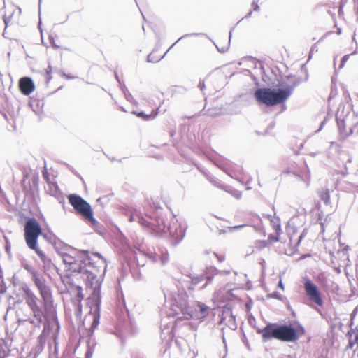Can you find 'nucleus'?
Instances as JSON below:
<instances>
[{"instance_id":"obj_47","label":"nucleus","mask_w":358,"mask_h":358,"mask_svg":"<svg viewBox=\"0 0 358 358\" xmlns=\"http://www.w3.org/2000/svg\"><path fill=\"white\" fill-rule=\"evenodd\" d=\"M245 225H238V226H235L234 228L235 229H241L244 227Z\"/></svg>"},{"instance_id":"obj_56","label":"nucleus","mask_w":358,"mask_h":358,"mask_svg":"<svg viewBox=\"0 0 358 358\" xmlns=\"http://www.w3.org/2000/svg\"><path fill=\"white\" fill-rule=\"evenodd\" d=\"M311 155H312L313 157H314V156H315V153H312V154H311Z\"/></svg>"},{"instance_id":"obj_17","label":"nucleus","mask_w":358,"mask_h":358,"mask_svg":"<svg viewBox=\"0 0 358 358\" xmlns=\"http://www.w3.org/2000/svg\"><path fill=\"white\" fill-rule=\"evenodd\" d=\"M31 315V313L28 308H20L16 311L17 321L20 324H22L24 322L30 323Z\"/></svg>"},{"instance_id":"obj_40","label":"nucleus","mask_w":358,"mask_h":358,"mask_svg":"<svg viewBox=\"0 0 358 358\" xmlns=\"http://www.w3.org/2000/svg\"><path fill=\"white\" fill-rule=\"evenodd\" d=\"M7 357L6 352L4 350H0V358H6Z\"/></svg>"},{"instance_id":"obj_27","label":"nucleus","mask_w":358,"mask_h":358,"mask_svg":"<svg viewBox=\"0 0 358 358\" xmlns=\"http://www.w3.org/2000/svg\"><path fill=\"white\" fill-rule=\"evenodd\" d=\"M159 260L161 261L162 265H164L165 264L167 263V262L169 260V255H168V253L166 252V251L162 252V255H160Z\"/></svg>"},{"instance_id":"obj_55","label":"nucleus","mask_w":358,"mask_h":358,"mask_svg":"<svg viewBox=\"0 0 358 358\" xmlns=\"http://www.w3.org/2000/svg\"><path fill=\"white\" fill-rule=\"evenodd\" d=\"M217 49H218L219 52H224V50H221L219 48H217Z\"/></svg>"},{"instance_id":"obj_19","label":"nucleus","mask_w":358,"mask_h":358,"mask_svg":"<svg viewBox=\"0 0 358 358\" xmlns=\"http://www.w3.org/2000/svg\"><path fill=\"white\" fill-rule=\"evenodd\" d=\"M318 195L324 203L327 206L330 204V193L327 188H322L318 190Z\"/></svg>"},{"instance_id":"obj_43","label":"nucleus","mask_w":358,"mask_h":358,"mask_svg":"<svg viewBox=\"0 0 358 358\" xmlns=\"http://www.w3.org/2000/svg\"><path fill=\"white\" fill-rule=\"evenodd\" d=\"M303 236H304V235H303V234H301L300 235V236H299V239H298V241H297V243H296V245H297L300 244V243H301V240H302V239H303Z\"/></svg>"},{"instance_id":"obj_18","label":"nucleus","mask_w":358,"mask_h":358,"mask_svg":"<svg viewBox=\"0 0 358 358\" xmlns=\"http://www.w3.org/2000/svg\"><path fill=\"white\" fill-rule=\"evenodd\" d=\"M159 108H157L156 110H154L151 112L150 114H145L144 112H136V111H134L133 113L135 114L137 117L145 120V121H148V120H153L156 117V116L158 115L159 113Z\"/></svg>"},{"instance_id":"obj_1","label":"nucleus","mask_w":358,"mask_h":358,"mask_svg":"<svg viewBox=\"0 0 358 358\" xmlns=\"http://www.w3.org/2000/svg\"><path fill=\"white\" fill-rule=\"evenodd\" d=\"M60 256L71 274L83 279L92 289L88 302L90 310L87 317L92 320L88 331L91 337L100 323L101 287L107 268L106 260L99 252L90 255L88 250H73L72 254L60 253Z\"/></svg>"},{"instance_id":"obj_54","label":"nucleus","mask_w":358,"mask_h":358,"mask_svg":"<svg viewBox=\"0 0 358 358\" xmlns=\"http://www.w3.org/2000/svg\"><path fill=\"white\" fill-rule=\"evenodd\" d=\"M274 127V123L272 124V125L270 126V128H273Z\"/></svg>"},{"instance_id":"obj_4","label":"nucleus","mask_w":358,"mask_h":358,"mask_svg":"<svg viewBox=\"0 0 358 358\" xmlns=\"http://www.w3.org/2000/svg\"><path fill=\"white\" fill-rule=\"evenodd\" d=\"M41 233L42 229L35 218H29L25 222L24 238L27 246L36 252L45 265L50 266L52 264L51 260L45 256L37 245L38 238Z\"/></svg>"},{"instance_id":"obj_12","label":"nucleus","mask_w":358,"mask_h":358,"mask_svg":"<svg viewBox=\"0 0 358 358\" xmlns=\"http://www.w3.org/2000/svg\"><path fill=\"white\" fill-rule=\"evenodd\" d=\"M304 289L309 299L319 306L323 305V300L317 287L308 278L303 283Z\"/></svg>"},{"instance_id":"obj_6","label":"nucleus","mask_w":358,"mask_h":358,"mask_svg":"<svg viewBox=\"0 0 358 358\" xmlns=\"http://www.w3.org/2000/svg\"><path fill=\"white\" fill-rule=\"evenodd\" d=\"M168 315L177 317L178 320L189 319L194 317V310L189 306L185 293L181 292L173 297Z\"/></svg>"},{"instance_id":"obj_32","label":"nucleus","mask_w":358,"mask_h":358,"mask_svg":"<svg viewBox=\"0 0 358 358\" xmlns=\"http://www.w3.org/2000/svg\"><path fill=\"white\" fill-rule=\"evenodd\" d=\"M349 337H350L349 341H348V348H352L353 346L356 344L358 345V343H354V339H352V338H351L352 336H349Z\"/></svg>"},{"instance_id":"obj_25","label":"nucleus","mask_w":358,"mask_h":358,"mask_svg":"<svg viewBox=\"0 0 358 358\" xmlns=\"http://www.w3.org/2000/svg\"><path fill=\"white\" fill-rule=\"evenodd\" d=\"M166 55V53H164L162 56H158V57H155L154 55V52H152L150 54H149L147 57V61L148 62H153V63H155V62H157L159 61H160L162 59H163L164 57V56Z\"/></svg>"},{"instance_id":"obj_2","label":"nucleus","mask_w":358,"mask_h":358,"mask_svg":"<svg viewBox=\"0 0 358 358\" xmlns=\"http://www.w3.org/2000/svg\"><path fill=\"white\" fill-rule=\"evenodd\" d=\"M301 79L296 76H287L280 83L281 88L273 89L271 87L257 88L254 97L260 105L271 107L284 103L292 94L294 88L300 84Z\"/></svg>"},{"instance_id":"obj_49","label":"nucleus","mask_w":358,"mask_h":358,"mask_svg":"<svg viewBox=\"0 0 358 358\" xmlns=\"http://www.w3.org/2000/svg\"><path fill=\"white\" fill-rule=\"evenodd\" d=\"M217 259H218L220 262H222V261H223L224 257H217Z\"/></svg>"},{"instance_id":"obj_60","label":"nucleus","mask_w":358,"mask_h":358,"mask_svg":"<svg viewBox=\"0 0 358 358\" xmlns=\"http://www.w3.org/2000/svg\"><path fill=\"white\" fill-rule=\"evenodd\" d=\"M87 358H89L88 357Z\"/></svg>"},{"instance_id":"obj_53","label":"nucleus","mask_w":358,"mask_h":358,"mask_svg":"<svg viewBox=\"0 0 358 358\" xmlns=\"http://www.w3.org/2000/svg\"><path fill=\"white\" fill-rule=\"evenodd\" d=\"M174 132H175L174 131H171V136L173 135Z\"/></svg>"},{"instance_id":"obj_52","label":"nucleus","mask_w":358,"mask_h":358,"mask_svg":"<svg viewBox=\"0 0 358 358\" xmlns=\"http://www.w3.org/2000/svg\"><path fill=\"white\" fill-rule=\"evenodd\" d=\"M115 78L117 79V80H118V81H119V78H118V76H117V74H115Z\"/></svg>"},{"instance_id":"obj_22","label":"nucleus","mask_w":358,"mask_h":358,"mask_svg":"<svg viewBox=\"0 0 358 358\" xmlns=\"http://www.w3.org/2000/svg\"><path fill=\"white\" fill-rule=\"evenodd\" d=\"M48 191L50 195L56 196L59 193V187L56 183L49 182Z\"/></svg>"},{"instance_id":"obj_41","label":"nucleus","mask_w":358,"mask_h":358,"mask_svg":"<svg viewBox=\"0 0 358 358\" xmlns=\"http://www.w3.org/2000/svg\"><path fill=\"white\" fill-rule=\"evenodd\" d=\"M62 74H63V77H64L66 79H73L75 78L74 76H70V75H67V74H66L64 73H63Z\"/></svg>"},{"instance_id":"obj_35","label":"nucleus","mask_w":358,"mask_h":358,"mask_svg":"<svg viewBox=\"0 0 358 358\" xmlns=\"http://www.w3.org/2000/svg\"><path fill=\"white\" fill-rule=\"evenodd\" d=\"M271 296L273 298L280 299L281 295L278 292H275L273 294H271Z\"/></svg>"},{"instance_id":"obj_29","label":"nucleus","mask_w":358,"mask_h":358,"mask_svg":"<svg viewBox=\"0 0 358 358\" xmlns=\"http://www.w3.org/2000/svg\"><path fill=\"white\" fill-rule=\"evenodd\" d=\"M149 258L154 262H157L159 260L160 255L156 253H150Z\"/></svg>"},{"instance_id":"obj_28","label":"nucleus","mask_w":358,"mask_h":358,"mask_svg":"<svg viewBox=\"0 0 358 358\" xmlns=\"http://www.w3.org/2000/svg\"><path fill=\"white\" fill-rule=\"evenodd\" d=\"M122 91L125 95V97L127 99V101H130V102H132L133 100H134V98L131 95V94L129 92V90L126 88L125 86H124L122 87Z\"/></svg>"},{"instance_id":"obj_42","label":"nucleus","mask_w":358,"mask_h":358,"mask_svg":"<svg viewBox=\"0 0 358 358\" xmlns=\"http://www.w3.org/2000/svg\"><path fill=\"white\" fill-rule=\"evenodd\" d=\"M278 236H278L277 234L275 237L273 236L272 235H270L269 238L273 239L274 241L277 242L279 241Z\"/></svg>"},{"instance_id":"obj_51","label":"nucleus","mask_w":358,"mask_h":358,"mask_svg":"<svg viewBox=\"0 0 358 358\" xmlns=\"http://www.w3.org/2000/svg\"><path fill=\"white\" fill-rule=\"evenodd\" d=\"M231 32H232V30H231L229 32V40L231 39Z\"/></svg>"},{"instance_id":"obj_21","label":"nucleus","mask_w":358,"mask_h":358,"mask_svg":"<svg viewBox=\"0 0 358 358\" xmlns=\"http://www.w3.org/2000/svg\"><path fill=\"white\" fill-rule=\"evenodd\" d=\"M268 217L271 218V222L273 226V229L275 231V234L279 236L281 231V226L280 224V220L278 218L273 219L271 215H268Z\"/></svg>"},{"instance_id":"obj_31","label":"nucleus","mask_w":358,"mask_h":358,"mask_svg":"<svg viewBox=\"0 0 358 358\" xmlns=\"http://www.w3.org/2000/svg\"><path fill=\"white\" fill-rule=\"evenodd\" d=\"M259 0H257V1H253L252 3V7L253 8V10L254 11H259V5L257 4V1Z\"/></svg>"},{"instance_id":"obj_3","label":"nucleus","mask_w":358,"mask_h":358,"mask_svg":"<svg viewBox=\"0 0 358 358\" xmlns=\"http://www.w3.org/2000/svg\"><path fill=\"white\" fill-rule=\"evenodd\" d=\"M129 221L137 222L142 227L156 235L161 236L165 231L166 225L162 217V209H156V213L153 215H142V213L136 208H132L128 212Z\"/></svg>"},{"instance_id":"obj_9","label":"nucleus","mask_w":358,"mask_h":358,"mask_svg":"<svg viewBox=\"0 0 358 358\" xmlns=\"http://www.w3.org/2000/svg\"><path fill=\"white\" fill-rule=\"evenodd\" d=\"M279 341L283 342H295L305 334L302 325L299 324L294 328L292 324H279Z\"/></svg>"},{"instance_id":"obj_8","label":"nucleus","mask_w":358,"mask_h":358,"mask_svg":"<svg viewBox=\"0 0 358 358\" xmlns=\"http://www.w3.org/2000/svg\"><path fill=\"white\" fill-rule=\"evenodd\" d=\"M69 203L73 207L76 213L84 219L88 220L92 224L97 223L94 217L93 211L90 204L78 194H70L68 196Z\"/></svg>"},{"instance_id":"obj_24","label":"nucleus","mask_w":358,"mask_h":358,"mask_svg":"<svg viewBox=\"0 0 358 358\" xmlns=\"http://www.w3.org/2000/svg\"><path fill=\"white\" fill-rule=\"evenodd\" d=\"M227 190H224L225 192L231 194L234 197L237 199H240L242 196V193L240 191L233 189L231 187L227 186Z\"/></svg>"},{"instance_id":"obj_33","label":"nucleus","mask_w":358,"mask_h":358,"mask_svg":"<svg viewBox=\"0 0 358 358\" xmlns=\"http://www.w3.org/2000/svg\"><path fill=\"white\" fill-rule=\"evenodd\" d=\"M43 178L49 183V174L46 170L43 171Z\"/></svg>"},{"instance_id":"obj_5","label":"nucleus","mask_w":358,"mask_h":358,"mask_svg":"<svg viewBox=\"0 0 358 358\" xmlns=\"http://www.w3.org/2000/svg\"><path fill=\"white\" fill-rule=\"evenodd\" d=\"M23 268L31 274V280L40 293L44 308L47 310L53 303L50 287L46 284L44 277L31 265L25 264H23Z\"/></svg>"},{"instance_id":"obj_7","label":"nucleus","mask_w":358,"mask_h":358,"mask_svg":"<svg viewBox=\"0 0 358 358\" xmlns=\"http://www.w3.org/2000/svg\"><path fill=\"white\" fill-rule=\"evenodd\" d=\"M52 332V337L55 343V352H57V334L59 330V324L58 320H57L55 317L53 319L52 322H47L46 323H44V328L42 331V333L38 336L37 338V344L36 346L32 349V353L34 354V358L37 357L38 355H40L42 351L43 350L44 345L45 343L46 340V334H49V331H50Z\"/></svg>"},{"instance_id":"obj_10","label":"nucleus","mask_w":358,"mask_h":358,"mask_svg":"<svg viewBox=\"0 0 358 358\" xmlns=\"http://www.w3.org/2000/svg\"><path fill=\"white\" fill-rule=\"evenodd\" d=\"M186 229L185 223L178 222V220L173 216L167 229L175 245H178L183 239Z\"/></svg>"},{"instance_id":"obj_46","label":"nucleus","mask_w":358,"mask_h":358,"mask_svg":"<svg viewBox=\"0 0 358 358\" xmlns=\"http://www.w3.org/2000/svg\"><path fill=\"white\" fill-rule=\"evenodd\" d=\"M278 286L281 288V289H284V286H283V284L282 283V281L280 280L279 282V284H278Z\"/></svg>"},{"instance_id":"obj_48","label":"nucleus","mask_w":358,"mask_h":358,"mask_svg":"<svg viewBox=\"0 0 358 358\" xmlns=\"http://www.w3.org/2000/svg\"><path fill=\"white\" fill-rule=\"evenodd\" d=\"M3 21H4V23H5V24H6V27H7V26H8V20L7 18H6V17H5V18H4V20H3Z\"/></svg>"},{"instance_id":"obj_11","label":"nucleus","mask_w":358,"mask_h":358,"mask_svg":"<svg viewBox=\"0 0 358 358\" xmlns=\"http://www.w3.org/2000/svg\"><path fill=\"white\" fill-rule=\"evenodd\" d=\"M222 273V271H218L215 267L210 266L206 268L204 273L201 275L194 276L192 278V283L194 285H196L201 282L202 281H206V282L201 286V289L206 288L210 283H211L214 277L220 275Z\"/></svg>"},{"instance_id":"obj_44","label":"nucleus","mask_w":358,"mask_h":358,"mask_svg":"<svg viewBox=\"0 0 358 358\" xmlns=\"http://www.w3.org/2000/svg\"><path fill=\"white\" fill-rule=\"evenodd\" d=\"M252 13V10H250V11L248 12V14L244 17V18L250 17L251 16Z\"/></svg>"},{"instance_id":"obj_50","label":"nucleus","mask_w":358,"mask_h":358,"mask_svg":"<svg viewBox=\"0 0 358 358\" xmlns=\"http://www.w3.org/2000/svg\"><path fill=\"white\" fill-rule=\"evenodd\" d=\"M176 44V43H174L170 48H169V50L165 52L166 54V52L171 50V48Z\"/></svg>"},{"instance_id":"obj_36","label":"nucleus","mask_w":358,"mask_h":358,"mask_svg":"<svg viewBox=\"0 0 358 358\" xmlns=\"http://www.w3.org/2000/svg\"><path fill=\"white\" fill-rule=\"evenodd\" d=\"M199 34H195V33H194V34H185V35H184V36H181V37H180V38L176 41V43H177L180 40H181V39H182V38H185V37H187V36H195V35H199Z\"/></svg>"},{"instance_id":"obj_37","label":"nucleus","mask_w":358,"mask_h":358,"mask_svg":"<svg viewBox=\"0 0 358 358\" xmlns=\"http://www.w3.org/2000/svg\"><path fill=\"white\" fill-rule=\"evenodd\" d=\"M348 57H349L348 55H345V56L343 57V58L341 59V66H343L344 65V64L348 59Z\"/></svg>"},{"instance_id":"obj_57","label":"nucleus","mask_w":358,"mask_h":358,"mask_svg":"<svg viewBox=\"0 0 358 358\" xmlns=\"http://www.w3.org/2000/svg\"><path fill=\"white\" fill-rule=\"evenodd\" d=\"M41 24V22L40 21V22H39V24H38V27H40Z\"/></svg>"},{"instance_id":"obj_30","label":"nucleus","mask_w":358,"mask_h":358,"mask_svg":"<svg viewBox=\"0 0 358 358\" xmlns=\"http://www.w3.org/2000/svg\"><path fill=\"white\" fill-rule=\"evenodd\" d=\"M51 72H52V66H50V64H49L46 69V73L48 76L47 83H49L50 81V80L52 79V76H50Z\"/></svg>"},{"instance_id":"obj_39","label":"nucleus","mask_w":358,"mask_h":358,"mask_svg":"<svg viewBox=\"0 0 358 358\" xmlns=\"http://www.w3.org/2000/svg\"><path fill=\"white\" fill-rule=\"evenodd\" d=\"M350 250V247L346 245L345 246L343 249H342V252L344 254V255H347L348 254V250Z\"/></svg>"},{"instance_id":"obj_45","label":"nucleus","mask_w":358,"mask_h":358,"mask_svg":"<svg viewBox=\"0 0 358 358\" xmlns=\"http://www.w3.org/2000/svg\"><path fill=\"white\" fill-rule=\"evenodd\" d=\"M324 122H322L321 123V124H320V128L318 129V130H317V131H321V130H322V127H323V126H324Z\"/></svg>"},{"instance_id":"obj_23","label":"nucleus","mask_w":358,"mask_h":358,"mask_svg":"<svg viewBox=\"0 0 358 358\" xmlns=\"http://www.w3.org/2000/svg\"><path fill=\"white\" fill-rule=\"evenodd\" d=\"M197 308H199V313H200V317H205L206 314H207V311L208 310V307L203 303H197Z\"/></svg>"},{"instance_id":"obj_59","label":"nucleus","mask_w":358,"mask_h":358,"mask_svg":"<svg viewBox=\"0 0 358 358\" xmlns=\"http://www.w3.org/2000/svg\"><path fill=\"white\" fill-rule=\"evenodd\" d=\"M41 3V0H39V4Z\"/></svg>"},{"instance_id":"obj_34","label":"nucleus","mask_w":358,"mask_h":358,"mask_svg":"<svg viewBox=\"0 0 358 358\" xmlns=\"http://www.w3.org/2000/svg\"><path fill=\"white\" fill-rule=\"evenodd\" d=\"M286 172L287 173H292L294 175H299L300 173V172L299 171L294 170V169H288Z\"/></svg>"},{"instance_id":"obj_13","label":"nucleus","mask_w":358,"mask_h":358,"mask_svg":"<svg viewBox=\"0 0 358 358\" xmlns=\"http://www.w3.org/2000/svg\"><path fill=\"white\" fill-rule=\"evenodd\" d=\"M261 334L263 342H267L273 338L279 340V324L268 323L263 329L257 331Z\"/></svg>"},{"instance_id":"obj_14","label":"nucleus","mask_w":358,"mask_h":358,"mask_svg":"<svg viewBox=\"0 0 358 358\" xmlns=\"http://www.w3.org/2000/svg\"><path fill=\"white\" fill-rule=\"evenodd\" d=\"M30 313H31V320H30V324H31L35 327H39L42 323H43L44 320H45V322H52L53 319L55 317L57 320V317L55 315H53V317L50 320H48L44 315V313L43 311V309L39 306L31 308L29 310Z\"/></svg>"},{"instance_id":"obj_26","label":"nucleus","mask_w":358,"mask_h":358,"mask_svg":"<svg viewBox=\"0 0 358 358\" xmlns=\"http://www.w3.org/2000/svg\"><path fill=\"white\" fill-rule=\"evenodd\" d=\"M352 334H355L354 343H358V325L356 326L354 329L349 331L347 335L348 336H352Z\"/></svg>"},{"instance_id":"obj_38","label":"nucleus","mask_w":358,"mask_h":358,"mask_svg":"<svg viewBox=\"0 0 358 358\" xmlns=\"http://www.w3.org/2000/svg\"><path fill=\"white\" fill-rule=\"evenodd\" d=\"M198 87L200 88L201 91H203L206 87L204 81H200Z\"/></svg>"},{"instance_id":"obj_15","label":"nucleus","mask_w":358,"mask_h":358,"mask_svg":"<svg viewBox=\"0 0 358 358\" xmlns=\"http://www.w3.org/2000/svg\"><path fill=\"white\" fill-rule=\"evenodd\" d=\"M19 87L24 95H29L34 91L35 86L31 78L24 77L19 81Z\"/></svg>"},{"instance_id":"obj_58","label":"nucleus","mask_w":358,"mask_h":358,"mask_svg":"<svg viewBox=\"0 0 358 358\" xmlns=\"http://www.w3.org/2000/svg\"><path fill=\"white\" fill-rule=\"evenodd\" d=\"M313 48H311V49H310V53H311V52H313Z\"/></svg>"},{"instance_id":"obj_16","label":"nucleus","mask_w":358,"mask_h":358,"mask_svg":"<svg viewBox=\"0 0 358 358\" xmlns=\"http://www.w3.org/2000/svg\"><path fill=\"white\" fill-rule=\"evenodd\" d=\"M22 290L25 295V300L28 306V309L30 310L38 306L37 303L38 299L34 293L30 289V288L25 285L22 287Z\"/></svg>"},{"instance_id":"obj_20","label":"nucleus","mask_w":358,"mask_h":358,"mask_svg":"<svg viewBox=\"0 0 358 358\" xmlns=\"http://www.w3.org/2000/svg\"><path fill=\"white\" fill-rule=\"evenodd\" d=\"M206 178L214 186L217 187L219 189H221L222 190H227V185H224L222 183V182L218 180L217 178H215L213 176L207 175Z\"/></svg>"}]
</instances>
